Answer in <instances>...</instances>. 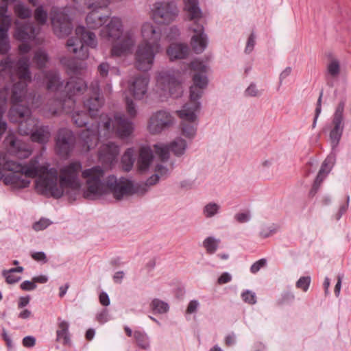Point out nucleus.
Wrapping results in <instances>:
<instances>
[{
	"instance_id": "1",
	"label": "nucleus",
	"mask_w": 351,
	"mask_h": 351,
	"mask_svg": "<svg viewBox=\"0 0 351 351\" xmlns=\"http://www.w3.org/2000/svg\"><path fill=\"white\" fill-rule=\"evenodd\" d=\"M82 165L75 161L64 166L60 171V186H58V172L56 169L39 167L36 160H32L29 164L23 165L10 159L6 156H0V176L5 184H12L18 188L29 186V178L39 176L36 182L38 191L47 197L58 199L63 195L64 189L79 190L81 187L80 174Z\"/></svg>"
},
{
	"instance_id": "2",
	"label": "nucleus",
	"mask_w": 351,
	"mask_h": 351,
	"mask_svg": "<svg viewBox=\"0 0 351 351\" xmlns=\"http://www.w3.org/2000/svg\"><path fill=\"white\" fill-rule=\"evenodd\" d=\"M82 177L87 186L83 195L87 199H99L104 195L112 193L117 200H121L125 196L138 192V189L129 179L124 177L117 178L114 175L105 178V171L100 166L84 169L82 172Z\"/></svg>"
},
{
	"instance_id": "3",
	"label": "nucleus",
	"mask_w": 351,
	"mask_h": 351,
	"mask_svg": "<svg viewBox=\"0 0 351 351\" xmlns=\"http://www.w3.org/2000/svg\"><path fill=\"white\" fill-rule=\"evenodd\" d=\"M132 122L124 114L116 113L112 117L101 114L95 130L87 128L80 134L84 147L90 150L96 147L101 138H108L115 132L121 139L129 137L133 132Z\"/></svg>"
},
{
	"instance_id": "4",
	"label": "nucleus",
	"mask_w": 351,
	"mask_h": 351,
	"mask_svg": "<svg viewBox=\"0 0 351 351\" xmlns=\"http://www.w3.org/2000/svg\"><path fill=\"white\" fill-rule=\"evenodd\" d=\"M45 78L47 88L56 93V98L62 106H64L66 101L73 105L75 102L73 97L82 95L87 88L85 82L79 77H71L64 84L59 73L55 70L47 71Z\"/></svg>"
},
{
	"instance_id": "5",
	"label": "nucleus",
	"mask_w": 351,
	"mask_h": 351,
	"mask_svg": "<svg viewBox=\"0 0 351 351\" xmlns=\"http://www.w3.org/2000/svg\"><path fill=\"white\" fill-rule=\"evenodd\" d=\"M191 68L199 72L193 76V84L190 87L189 101L183 106L182 110L177 113L189 120L195 118V112L200 109L201 104L199 99L202 97L204 90L208 85V79L205 73L206 66L201 62L193 61L191 63Z\"/></svg>"
},
{
	"instance_id": "6",
	"label": "nucleus",
	"mask_w": 351,
	"mask_h": 351,
	"mask_svg": "<svg viewBox=\"0 0 351 351\" xmlns=\"http://www.w3.org/2000/svg\"><path fill=\"white\" fill-rule=\"evenodd\" d=\"M184 10L188 19L193 21L190 27L195 33L191 38V46L196 53H201L207 47L208 38L204 33L205 21L197 0H184Z\"/></svg>"
},
{
	"instance_id": "7",
	"label": "nucleus",
	"mask_w": 351,
	"mask_h": 351,
	"mask_svg": "<svg viewBox=\"0 0 351 351\" xmlns=\"http://www.w3.org/2000/svg\"><path fill=\"white\" fill-rule=\"evenodd\" d=\"M75 34L76 37H71L67 40L68 50L75 53L78 59H86L88 57L87 47L96 48L97 46L96 36L83 26L75 28Z\"/></svg>"
},
{
	"instance_id": "8",
	"label": "nucleus",
	"mask_w": 351,
	"mask_h": 351,
	"mask_svg": "<svg viewBox=\"0 0 351 351\" xmlns=\"http://www.w3.org/2000/svg\"><path fill=\"white\" fill-rule=\"evenodd\" d=\"M10 114L16 117L14 121L19 122L18 130L21 135H30L38 126V119L31 117L28 106L12 108Z\"/></svg>"
},
{
	"instance_id": "9",
	"label": "nucleus",
	"mask_w": 351,
	"mask_h": 351,
	"mask_svg": "<svg viewBox=\"0 0 351 351\" xmlns=\"http://www.w3.org/2000/svg\"><path fill=\"white\" fill-rule=\"evenodd\" d=\"M179 72L162 71L157 77V85L172 97L177 98L183 93L181 82L178 78Z\"/></svg>"
},
{
	"instance_id": "10",
	"label": "nucleus",
	"mask_w": 351,
	"mask_h": 351,
	"mask_svg": "<svg viewBox=\"0 0 351 351\" xmlns=\"http://www.w3.org/2000/svg\"><path fill=\"white\" fill-rule=\"evenodd\" d=\"M0 3V53L5 54L10 49L8 32L11 25V18L7 14L8 1L9 0H1ZM29 3L36 6L37 0H28Z\"/></svg>"
},
{
	"instance_id": "11",
	"label": "nucleus",
	"mask_w": 351,
	"mask_h": 351,
	"mask_svg": "<svg viewBox=\"0 0 351 351\" xmlns=\"http://www.w3.org/2000/svg\"><path fill=\"white\" fill-rule=\"evenodd\" d=\"M153 19L160 24H169L178 15V9L173 2H156L153 7Z\"/></svg>"
},
{
	"instance_id": "12",
	"label": "nucleus",
	"mask_w": 351,
	"mask_h": 351,
	"mask_svg": "<svg viewBox=\"0 0 351 351\" xmlns=\"http://www.w3.org/2000/svg\"><path fill=\"white\" fill-rule=\"evenodd\" d=\"M160 46L149 45L147 43H141L136 51V66L138 70L147 71L152 67L156 53Z\"/></svg>"
},
{
	"instance_id": "13",
	"label": "nucleus",
	"mask_w": 351,
	"mask_h": 351,
	"mask_svg": "<svg viewBox=\"0 0 351 351\" xmlns=\"http://www.w3.org/2000/svg\"><path fill=\"white\" fill-rule=\"evenodd\" d=\"M345 107V101H341L334 113L332 124V128L330 132L329 137L332 147L331 153H335L339 141L341 138L344 128L343 123V110Z\"/></svg>"
},
{
	"instance_id": "14",
	"label": "nucleus",
	"mask_w": 351,
	"mask_h": 351,
	"mask_svg": "<svg viewBox=\"0 0 351 351\" xmlns=\"http://www.w3.org/2000/svg\"><path fill=\"white\" fill-rule=\"evenodd\" d=\"M88 8L91 10L86 18L87 26L89 28H98L106 22L110 16L106 4L100 5L95 2L89 4Z\"/></svg>"
},
{
	"instance_id": "15",
	"label": "nucleus",
	"mask_w": 351,
	"mask_h": 351,
	"mask_svg": "<svg viewBox=\"0 0 351 351\" xmlns=\"http://www.w3.org/2000/svg\"><path fill=\"white\" fill-rule=\"evenodd\" d=\"M75 137L73 133L66 128L58 130L56 138V152L62 157L68 156L74 148Z\"/></svg>"
},
{
	"instance_id": "16",
	"label": "nucleus",
	"mask_w": 351,
	"mask_h": 351,
	"mask_svg": "<svg viewBox=\"0 0 351 351\" xmlns=\"http://www.w3.org/2000/svg\"><path fill=\"white\" fill-rule=\"evenodd\" d=\"M173 117L166 110H158L149 119L148 129L151 134H156L169 129L173 124Z\"/></svg>"
},
{
	"instance_id": "17",
	"label": "nucleus",
	"mask_w": 351,
	"mask_h": 351,
	"mask_svg": "<svg viewBox=\"0 0 351 351\" xmlns=\"http://www.w3.org/2000/svg\"><path fill=\"white\" fill-rule=\"evenodd\" d=\"M1 66H3V69H11L14 66L16 73L20 80L31 81L32 76L29 71V58L24 56L19 59L14 65V62L9 58H7L4 60L1 61Z\"/></svg>"
},
{
	"instance_id": "18",
	"label": "nucleus",
	"mask_w": 351,
	"mask_h": 351,
	"mask_svg": "<svg viewBox=\"0 0 351 351\" xmlns=\"http://www.w3.org/2000/svg\"><path fill=\"white\" fill-rule=\"evenodd\" d=\"M123 33V27L121 19L112 17L107 25L102 27L100 36L109 41H115L120 38Z\"/></svg>"
},
{
	"instance_id": "19",
	"label": "nucleus",
	"mask_w": 351,
	"mask_h": 351,
	"mask_svg": "<svg viewBox=\"0 0 351 351\" xmlns=\"http://www.w3.org/2000/svg\"><path fill=\"white\" fill-rule=\"evenodd\" d=\"M8 152L19 158H28L31 154L30 149L27 145L22 143L14 135H9L5 139Z\"/></svg>"
},
{
	"instance_id": "20",
	"label": "nucleus",
	"mask_w": 351,
	"mask_h": 351,
	"mask_svg": "<svg viewBox=\"0 0 351 351\" xmlns=\"http://www.w3.org/2000/svg\"><path fill=\"white\" fill-rule=\"evenodd\" d=\"M92 95L84 101V106L88 110L90 117H96L104 104V98L99 93L97 84L92 86Z\"/></svg>"
},
{
	"instance_id": "21",
	"label": "nucleus",
	"mask_w": 351,
	"mask_h": 351,
	"mask_svg": "<svg viewBox=\"0 0 351 351\" xmlns=\"http://www.w3.org/2000/svg\"><path fill=\"white\" fill-rule=\"evenodd\" d=\"M141 34L143 38L142 43H147L149 45L160 46L162 32L159 27L154 26L149 22L145 23L141 28Z\"/></svg>"
},
{
	"instance_id": "22",
	"label": "nucleus",
	"mask_w": 351,
	"mask_h": 351,
	"mask_svg": "<svg viewBox=\"0 0 351 351\" xmlns=\"http://www.w3.org/2000/svg\"><path fill=\"white\" fill-rule=\"evenodd\" d=\"M149 78L147 74L144 73L136 76L130 84V90L132 93L134 97L136 99H141L147 91V86Z\"/></svg>"
},
{
	"instance_id": "23",
	"label": "nucleus",
	"mask_w": 351,
	"mask_h": 351,
	"mask_svg": "<svg viewBox=\"0 0 351 351\" xmlns=\"http://www.w3.org/2000/svg\"><path fill=\"white\" fill-rule=\"evenodd\" d=\"M16 27L14 33V37L16 40L21 42H27L34 40L37 33L36 27L32 23H16Z\"/></svg>"
},
{
	"instance_id": "24",
	"label": "nucleus",
	"mask_w": 351,
	"mask_h": 351,
	"mask_svg": "<svg viewBox=\"0 0 351 351\" xmlns=\"http://www.w3.org/2000/svg\"><path fill=\"white\" fill-rule=\"evenodd\" d=\"M154 159V154L152 149L148 146H143L139 149V154L137 159L138 170L141 172L147 171Z\"/></svg>"
},
{
	"instance_id": "25",
	"label": "nucleus",
	"mask_w": 351,
	"mask_h": 351,
	"mask_svg": "<svg viewBox=\"0 0 351 351\" xmlns=\"http://www.w3.org/2000/svg\"><path fill=\"white\" fill-rule=\"evenodd\" d=\"M27 83L23 81L16 82L13 85L10 95V101L14 106L13 108L23 106L19 104L23 101L27 94Z\"/></svg>"
},
{
	"instance_id": "26",
	"label": "nucleus",
	"mask_w": 351,
	"mask_h": 351,
	"mask_svg": "<svg viewBox=\"0 0 351 351\" xmlns=\"http://www.w3.org/2000/svg\"><path fill=\"white\" fill-rule=\"evenodd\" d=\"M119 154V147L112 142L104 144L99 149V159L112 162Z\"/></svg>"
},
{
	"instance_id": "27",
	"label": "nucleus",
	"mask_w": 351,
	"mask_h": 351,
	"mask_svg": "<svg viewBox=\"0 0 351 351\" xmlns=\"http://www.w3.org/2000/svg\"><path fill=\"white\" fill-rule=\"evenodd\" d=\"M189 51L188 45L184 43H171L167 49V53L171 61L184 59L188 56Z\"/></svg>"
},
{
	"instance_id": "28",
	"label": "nucleus",
	"mask_w": 351,
	"mask_h": 351,
	"mask_svg": "<svg viewBox=\"0 0 351 351\" xmlns=\"http://www.w3.org/2000/svg\"><path fill=\"white\" fill-rule=\"evenodd\" d=\"M134 45V40L130 36H125L123 40L114 45L111 49L112 56H121L130 51Z\"/></svg>"
},
{
	"instance_id": "29",
	"label": "nucleus",
	"mask_w": 351,
	"mask_h": 351,
	"mask_svg": "<svg viewBox=\"0 0 351 351\" xmlns=\"http://www.w3.org/2000/svg\"><path fill=\"white\" fill-rule=\"evenodd\" d=\"M30 136L32 141L46 144L51 137L49 127L48 125H38Z\"/></svg>"
},
{
	"instance_id": "30",
	"label": "nucleus",
	"mask_w": 351,
	"mask_h": 351,
	"mask_svg": "<svg viewBox=\"0 0 351 351\" xmlns=\"http://www.w3.org/2000/svg\"><path fill=\"white\" fill-rule=\"evenodd\" d=\"M336 161V153H330L323 162L315 179L323 182L326 176L330 171Z\"/></svg>"
},
{
	"instance_id": "31",
	"label": "nucleus",
	"mask_w": 351,
	"mask_h": 351,
	"mask_svg": "<svg viewBox=\"0 0 351 351\" xmlns=\"http://www.w3.org/2000/svg\"><path fill=\"white\" fill-rule=\"evenodd\" d=\"M336 161V153H330L323 162L315 179L323 182L326 176L330 171Z\"/></svg>"
},
{
	"instance_id": "32",
	"label": "nucleus",
	"mask_w": 351,
	"mask_h": 351,
	"mask_svg": "<svg viewBox=\"0 0 351 351\" xmlns=\"http://www.w3.org/2000/svg\"><path fill=\"white\" fill-rule=\"evenodd\" d=\"M69 324L65 320H61L58 325L56 331V341H60L62 339L64 345H69L71 343L70 333L69 331Z\"/></svg>"
},
{
	"instance_id": "33",
	"label": "nucleus",
	"mask_w": 351,
	"mask_h": 351,
	"mask_svg": "<svg viewBox=\"0 0 351 351\" xmlns=\"http://www.w3.org/2000/svg\"><path fill=\"white\" fill-rule=\"evenodd\" d=\"M178 114H179L178 113ZM178 116L182 120L181 123L182 134L187 138L194 137L196 133V128L194 125V122L197 119V115L195 114V118L193 120H189L181 117L180 115Z\"/></svg>"
},
{
	"instance_id": "34",
	"label": "nucleus",
	"mask_w": 351,
	"mask_h": 351,
	"mask_svg": "<svg viewBox=\"0 0 351 351\" xmlns=\"http://www.w3.org/2000/svg\"><path fill=\"white\" fill-rule=\"evenodd\" d=\"M134 161L135 158L134 148L127 149L121 158V163L124 171L128 172L130 171L134 165Z\"/></svg>"
},
{
	"instance_id": "35",
	"label": "nucleus",
	"mask_w": 351,
	"mask_h": 351,
	"mask_svg": "<svg viewBox=\"0 0 351 351\" xmlns=\"http://www.w3.org/2000/svg\"><path fill=\"white\" fill-rule=\"evenodd\" d=\"M171 151L176 156L183 155L186 149V142L182 138H178L169 144Z\"/></svg>"
},
{
	"instance_id": "36",
	"label": "nucleus",
	"mask_w": 351,
	"mask_h": 351,
	"mask_svg": "<svg viewBox=\"0 0 351 351\" xmlns=\"http://www.w3.org/2000/svg\"><path fill=\"white\" fill-rule=\"evenodd\" d=\"M134 337L138 346L141 349L148 350L150 348L149 337L144 331L135 330Z\"/></svg>"
},
{
	"instance_id": "37",
	"label": "nucleus",
	"mask_w": 351,
	"mask_h": 351,
	"mask_svg": "<svg viewBox=\"0 0 351 351\" xmlns=\"http://www.w3.org/2000/svg\"><path fill=\"white\" fill-rule=\"evenodd\" d=\"M7 101V93L5 91H0V136H1L7 129V123L2 121V116L5 110V104Z\"/></svg>"
},
{
	"instance_id": "38",
	"label": "nucleus",
	"mask_w": 351,
	"mask_h": 351,
	"mask_svg": "<svg viewBox=\"0 0 351 351\" xmlns=\"http://www.w3.org/2000/svg\"><path fill=\"white\" fill-rule=\"evenodd\" d=\"M220 242L221 240L219 239L208 237L204 240L203 246L206 249L207 254H213L218 249Z\"/></svg>"
},
{
	"instance_id": "39",
	"label": "nucleus",
	"mask_w": 351,
	"mask_h": 351,
	"mask_svg": "<svg viewBox=\"0 0 351 351\" xmlns=\"http://www.w3.org/2000/svg\"><path fill=\"white\" fill-rule=\"evenodd\" d=\"M48 61V56L47 53L42 50H37L33 58V62L36 64L39 69L44 68Z\"/></svg>"
},
{
	"instance_id": "40",
	"label": "nucleus",
	"mask_w": 351,
	"mask_h": 351,
	"mask_svg": "<svg viewBox=\"0 0 351 351\" xmlns=\"http://www.w3.org/2000/svg\"><path fill=\"white\" fill-rule=\"evenodd\" d=\"M156 154L160 157L162 161H167L169 158V145L156 144L154 145Z\"/></svg>"
},
{
	"instance_id": "41",
	"label": "nucleus",
	"mask_w": 351,
	"mask_h": 351,
	"mask_svg": "<svg viewBox=\"0 0 351 351\" xmlns=\"http://www.w3.org/2000/svg\"><path fill=\"white\" fill-rule=\"evenodd\" d=\"M51 22L55 28H56L57 24H58V27H59V30H60V33L58 34L59 36H67L72 31L73 27L70 23H63L59 22L58 21H56L55 17L51 18Z\"/></svg>"
},
{
	"instance_id": "42",
	"label": "nucleus",
	"mask_w": 351,
	"mask_h": 351,
	"mask_svg": "<svg viewBox=\"0 0 351 351\" xmlns=\"http://www.w3.org/2000/svg\"><path fill=\"white\" fill-rule=\"evenodd\" d=\"M151 308L154 312L162 314L168 311L169 305L167 303L156 298L152 300Z\"/></svg>"
},
{
	"instance_id": "43",
	"label": "nucleus",
	"mask_w": 351,
	"mask_h": 351,
	"mask_svg": "<svg viewBox=\"0 0 351 351\" xmlns=\"http://www.w3.org/2000/svg\"><path fill=\"white\" fill-rule=\"evenodd\" d=\"M14 12L21 19H27L32 15V10L23 3H19L14 6Z\"/></svg>"
},
{
	"instance_id": "44",
	"label": "nucleus",
	"mask_w": 351,
	"mask_h": 351,
	"mask_svg": "<svg viewBox=\"0 0 351 351\" xmlns=\"http://www.w3.org/2000/svg\"><path fill=\"white\" fill-rule=\"evenodd\" d=\"M72 119L78 127L86 126L88 123L87 114L83 111L74 112L72 115Z\"/></svg>"
},
{
	"instance_id": "45",
	"label": "nucleus",
	"mask_w": 351,
	"mask_h": 351,
	"mask_svg": "<svg viewBox=\"0 0 351 351\" xmlns=\"http://www.w3.org/2000/svg\"><path fill=\"white\" fill-rule=\"evenodd\" d=\"M219 208L220 206L217 204L210 202L204 206L203 213L207 218H210L218 213Z\"/></svg>"
},
{
	"instance_id": "46",
	"label": "nucleus",
	"mask_w": 351,
	"mask_h": 351,
	"mask_svg": "<svg viewBox=\"0 0 351 351\" xmlns=\"http://www.w3.org/2000/svg\"><path fill=\"white\" fill-rule=\"evenodd\" d=\"M47 16V12L43 9L42 5L38 6L34 11V19L40 25H43L46 23Z\"/></svg>"
},
{
	"instance_id": "47",
	"label": "nucleus",
	"mask_w": 351,
	"mask_h": 351,
	"mask_svg": "<svg viewBox=\"0 0 351 351\" xmlns=\"http://www.w3.org/2000/svg\"><path fill=\"white\" fill-rule=\"evenodd\" d=\"M311 282V278L310 276H302L296 282L295 287L302 290L304 292H306L309 288Z\"/></svg>"
},
{
	"instance_id": "48",
	"label": "nucleus",
	"mask_w": 351,
	"mask_h": 351,
	"mask_svg": "<svg viewBox=\"0 0 351 351\" xmlns=\"http://www.w3.org/2000/svg\"><path fill=\"white\" fill-rule=\"evenodd\" d=\"M327 71L328 74L332 77H337L340 72L339 62L336 60L331 61L328 65Z\"/></svg>"
},
{
	"instance_id": "49",
	"label": "nucleus",
	"mask_w": 351,
	"mask_h": 351,
	"mask_svg": "<svg viewBox=\"0 0 351 351\" xmlns=\"http://www.w3.org/2000/svg\"><path fill=\"white\" fill-rule=\"evenodd\" d=\"M242 300L249 304H254L256 303V296L255 293L246 290L241 293Z\"/></svg>"
},
{
	"instance_id": "50",
	"label": "nucleus",
	"mask_w": 351,
	"mask_h": 351,
	"mask_svg": "<svg viewBox=\"0 0 351 351\" xmlns=\"http://www.w3.org/2000/svg\"><path fill=\"white\" fill-rule=\"evenodd\" d=\"M51 221L48 219L42 218L38 221H36L33 225V228L36 231H40L47 228L50 224Z\"/></svg>"
},
{
	"instance_id": "51",
	"label": "nucleus",
	"mask_w": 351,
	"mask_h": 351,
	"mask_svg": "<svg viewBox=\"0 0 351 351\" xmlns=\"http://www.w3.org/2000/svg\"><path fill=\"white\" fill-rule=\"evenodd\" d=\"M62 62L72 72L76 73L80 69L79 66L73 59H62Z\"/></svg>"
},
{
	"instance_id": "52",
	"label": "nucleus",
	"mask_w": 351,
	"mask_h": 351,
	"mask_svg": "<svg viewBox=\"0 0 351 351\" xmlns=\"http://www.w3.org/2000/svg\"><path fill=\"white\" fill-rule=\"evenodd\" d=\"M267 264V260L265 258H261L254 263L250 267V271L252 274L257 273L262 267H265Z\"/></svg>"
},
{
	"instance_id": "53",
	"label": "nucleus",
	"mask_w": 351,
	"mask_h": 351,
	"mask_svg": "<svg viewBox=\"0 0 351 351\" xmlns=\"http://www.w3.org/2000/svg\"><path fill=\"white\" fill-rule=\"evenodd\" d=\"M31 257L36 261L46 263L48 260L44 252H34L31 254Z\"/></svg>"
},
{
	"instance_id": "54",
	"label": "nucleus",
	"mask_w": 351,
	"mask_h": 351,
	"mask_svg": "<svg viewBox=\"0 0 351 351\" xmlns=\"http://www.w3.org/2000/svg\"><path fill=\"white\" fill-rule=\"evenodd\" d=\"M3 276L5 278V280L8 284H14L17 282L21 278L13 274V272H10V270L4 271Z\"/></svg>"
},
{
	"instance_id": "55",
	"label": "nucleus",
	"mask_w": 351,
	"mask_h": 351,
	"mask_svg": "<svg viewBox=\"0 0 351 351\" xmlns=\"http://www.w3.org/2000/svg\"><path fill=\"white\" fill-rule=\"evenodd\" d=\"M159 180V176L158 173H155L150 176L145 182L143 185L144 191H147V188L156 184Z\"/></svg>"
},
{
	"instance_id": "56",
	"label": "nucleus",
	"mask_w": 351,
	"mask_h": 351,
	"mask_svg": "<svg viewBox=\"0 0 351 351\" xmlns=\"http://www.w3.org/2000/svg\"><path fill=\"white\" fill-rule=\"evenodd\" d=\"M126 109L127 112L131 117H134L136 114L135 104L133 101L129 98L126 99Z\"/></svg>"
},
{
	"instance_id": "57",
	"label": "nucleus",
	"mask_w": 351,
	"mask_h": 351,
	"mask_svg": "<svg viewBox=\"0 0 351 351\" xmlns=\"http://www.w3.org/2000/svg\"><path fill=\"white\" fill-rule=\"evenodd\" d=\"M36 338L34 336H26L23 339L22 343L25 348H33L36 345Z\"/></svg>"
},
{
	"instance_id": "58",
	"label": "nucleus",
	"mask_w": 351,
	"mask_h": 351,
	"mask_svg": "<svg viewBox=\"0 0 351 351\" xmlns=\"http://www.w3.org/2000/svg\"><path fill=\"white\" fill-rule=\"evenodd\" d=\"M254 45H255V35L254 33H252L247 39L246 47L245 49V53H250V52H252V50L254 49Z\"/></svg>"
},
{
	"instance_id": "59",
	"label": "nucleus",
	"mask_w": 351,
	"mask_h": 351,
	"mask_svg": "<svg viewBox=\"0 0 351 351\" xmlns=\"http://www.w3.org/2000/svg\"><path fill=\"white\" fill-rule=\"evenodd\" d=\"M21 289L24 291H32L36 288V285L34 282V280H25L21 284Z\"/></svg>"
},
{
	"instance_id": "60",
	"label": "nucleus",
	"mask_w": 351,
	"mask_h": 351,
	"mask_svg": "<svg viewBox=\"0 0 351 351\" xmlns=\"http://www.w3.org/2000/svg\"><path fill=\"white\" fill-rule=\"evenodd\" d=\"M276 228H275L274 225H273L272 226L263 229L260 232V236L262 238H267L269 236H271V234L276 232Z\"/></svg>"
},
{
	"instance_id": "61",
	"label": "nucleus",
	"mask_w": 351,
	"mask_h": 351,
	"mask_svg": "<svg viewBox=\"0 0 351 351\" xmlns=\"http://www.w3.org/2000/svg\"><path fill=\"white\" fill-rule=\"evenodd\" d=\"M109 64L107 62H102L98 66V72L101 77H106L109 71Z\"/></svg>"
},
{
	"instance_id": "62",
	"label": "nucleus",
	"mask_w": 351,
	"mask_h": 351,
	"mask_svg": "<svg viewBox=\"0 0 351 351\" xmlns=\"http://www.w3.org/2000/svg\"><path fill=\"white\" fill-rule=\"evenodd\" d=\"M245 94L250 97H256L259 95V91L254 84H251L245 90Z\"/></svg>"
},
{
	"instance_id": "63",
	"label": "nucleus",
	"mask_w": 351,
	"mask_h": 351,
	"mask_svg": "<svg viewBox=\"0 0 351 351\" xmlns=\"http://www.w3.org/2000/svg\"><path fill=\"white\" fill-rule=\"evenodd\" d=\"M199 306V302L196 300H191L186 308V313L188 314H192L195 312H196L197 308Z\"/></svg>"
},
{
	"instance_id": "64",
	"label": "nucleus",
	"mask_w": 351,
	"mask_h": 351,
	"mask_svg": "<svg viewBox=\"0 0 351 351\" xmlns=\"http://www.w3.org/2000/svg\"><path fill=\"white\" fill-rule=\"evenodd\" d=\"M232 280L231 275L228 272H223L218 278L217 282L219 285H223L230 282Z\"/></svg>"
}]
</instances>
